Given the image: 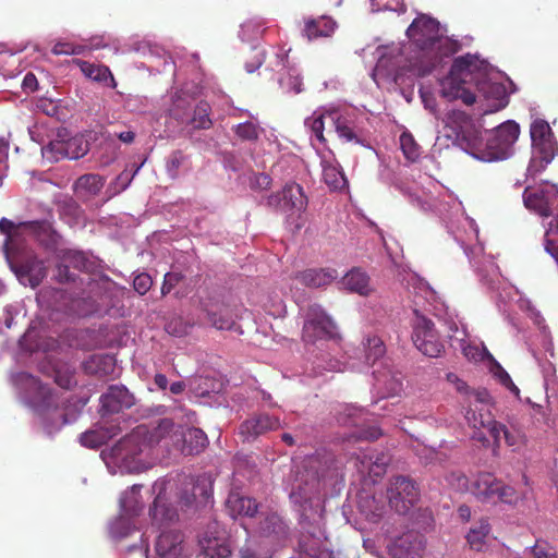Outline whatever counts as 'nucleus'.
I'll list each match as a JSON object with an SVG mask.
<instances>
[{
    "instance_id": "f257e3e1",
    "label": "nucleus",
    "mask_w": 558,
    "mask_h": 558,
    "mask_svg": "<svg viewBox=\"0 0 558 558\" xmlns=\"http://www.w3.org/2000/svg\"><path fill=\"white\" fill-rule=\"evenodd\" d=\"M407 36L418 56L410 62V70L424 77L434 73L441 100L453 101V40L444 36L438 21L420 14L407 29Z\"/></svg>"
},
{
    "instance_id": "f03ea898",
    "label": "nucleus",
    "mask_w": 558,
    "mask_h": 558,
    "mask_svg": "<svg viewBox=\"0 0 558 558\" xmlns=\"http://www.w3.org/2000/svg\"><path fill=\"white\" fill-rule=\"evenodd\" d=\"M482 123L466 112L456 110V146L482 161L504 160L513 153L520 128L507 121L489 133L486 142L482 137Z\"/></svg>"
},
{
    "instance_id": "7ed1b4c3",
    "label": "nucleus",
    "mask_w": 558,
    "mask_h": 558,
    "mask_svg": "<svg viewBox=\"0 0 558 558\" xmlns=\"http://www.w3.org/2000/svg\"><path fill=\"white\" fill-rule=\"evenodd\" d=\"M488 62L477 53L456 57V100L466 106L477 105L476 92H483L487 105L477 106V117L499 111L509 99L502 83L487 82Z\"/></svg>"
},
{
    "instance_id": "20e7f679",
    "label": "nucleus",
    "mask_w": 558,
    "mask_h": 558,
    "mask_svg": "<svg viewBox=\"0 0 558 558\" xmlns=\"http://www.w3.org/2000/svg\"><path fill=\"white\" fill-rule=\"evenodd\" d=\"M456 392L458 395L456 401L461 407L466 424L474 429L473 439L488 447L489 439L481 432V429H487L493 437L495 447L500 446L501 435L509 446L513 445L507 426L495 418L494 402L486 389L471 388L464 381L456 378Z\"/></svg>"
},
{
    "instance_id": "39448f33",
    "label": "nucleus",
    "mask_w": 558,
    "mask_h": 558,
    "mask_svg": "<svg viewBox=\"0 0 558 558\" xmlns=\"http://www.w3.org/2000/svg\"><path fill=\"white\" fill-rule=\"evenodd\" d=\"M19 383L26 388L31 407L43 417L49 434L68 424L64 410L60 409L56 393L28 373L17 375Z\"/></svg>"
},
{
    "instance_id": "423d86ee",
    "label": "nucleus",
    "mask_w": 558,
    "mask_h": 558,
    "mask_svg": "<svg viewBox=\"0 0 558 558\" xmlns=\"http://www.w3.org/2000/svg\"><path fill=\"white\" fill-rule=\"evenodd\" d=\"M386 495L392 510L408 514L420 499V489L412 478L397 475L389 480Z\"/></svg>"
},
{
    "instance_id": "0eeeda50",
    "label": "nucleus",
    "mask_w": 558,
    "mask_h": 558,
    "mask_svg": "<svg viewBox=\"0 0 558 558\" xmlns=\"http://www.w3.org/2000/svg\"><path fill=\"white\" fill-rule=\"evenodd\" d=\"M11 269L19 280L32 288L38 287L47 276L45 262L39 259L32 251L22 253H7Z\"/></svg>"
},
{
    "instance_id": "6e6552de",
    "label": "nucleus",
    "mask_w": 558,
    "mask_h": 558,
    "mask_svg": "<svg viewBox=\"0 0 558 558\" xmlns=\"http://www.w3.org/2000/svg\"><path fill=\"white\" fill-rule=\"evenodd\" d=\"M413 313L415 315L412 323V340L414 345L425 355L437 357L439 352L444 350V344L439 339L434 323L421 314L417 308H414Z\"/></svg>"
},
{
    "instance_id": "1a4fd4ad",
    "label": "nucleus",
    "mask_w": 558,
    "mask_h": 558,
    "mask_svg": "<svg viewBox=\"0 0 558 558\" xmlns=\"http://www.w3.org/2000/svg\"><path fill=\"white\" fill-rule=\"evenodd\" d=\"M336 335V325L325 311L317 304L307 308L302 339L305 343H316L319 340H328Z\"/></svg>"
},
{
    "instance_id": "9d476101",
    "label": "nucleus",
    "mask_w": 558,
    "mask_h": 558,
    "mask_svg": "<svg viewBox=\"0 0 558 558\" xmlns=\"http://www.w3.org/2000/svg\"><path fill=\"white\" fill-rule=\"evenodd\" d=\"M108 280L88 279L87 289L82 295L70 299L65 304L66 311L77 317H87L100 311V300Z\"/></svg>"
},
{
    "instance_id": "9b49d317",
    "label": "nucleus",
    "mask_w": 558,
    "mask_h": 558,
    "mask_svg": "<svg viewBox=\"0 0 558 558\" xmlns=\"http://www.w3.org/2000/svg\"><path fill=\"white\" fill-rule=\"evenodd\" d=\"M147 434L148 426L138 425L111 448L112 457L125 464L136 462V458L149 447L146 441Z\"/></svg>"
},
{
    "instance_id": "f8f14e48",
    "label": "nucleus",
    "mask_w": 558,
    "mask_h": 558,
    "mask_svg": "<svg viewBox=\"0 0 558 558\" xmlns=\"http://www.w3.org/2000/svg\"><path fill=\"white\" fill-rule=\"evenodd\" d=\"M533 151L541 161L548 165L555 157L558 147L554 133L547 121L536 119L530 129Z\"/></svg>"
},
{
    "instance_id": "ddd939ff",
    "label": "nucleus",
    "mask_w": 558,
    "mask_h": 558,
    "mask_svg": "<svg viewBox=\"0 0 558 558\" xmlns=\"http://www.w3.org/2000/svg\"><path fill=\"white\" fill-rule=\"evenodd\" d=\"M498 480L487 472L477 473L472 480L465 475L456 476V490L469 492L482 501L489 502L494 499V492Z\"/></svg>"
},
{
    "instance_id": "4468645a",
    "label": "nucleus",
    "mask_w": 558,
    "mask_h": 558,
    "mask_svg": "<svg viewBox=\"0 0 558 558\" xmlns=\"http://www.w3.org/2000/svg\"><path fill=\"white\" fill-rule=\"evenodd\" d=\"M425 550V538L422 534L409 531L397 538L388 546L391 558H423Z\"/></svg>"
},
{
    "instance_id": "2eb2a0df",
    "label": "nucleus",
    "mask_w": 558,
    "mask_h": 558,
    "mask_svg": "<svg viewBox=\"0 0 558 558\" xmlns=\"http://www.w3.org/2000/svg\"><path fill=\"white\" fill-rule=\"evenodd\" d=\"M154 490H157V496L153 502V507L149 509V515L151 523L158 529H165L171 523L175 522L179 518L178 511L173 508L166 497V483L156 482L154 484Z\"/></svg>"
},
{
    "instance_id": "dca6fc26",
    "label": "nucleus",
    "mask_w": 558,
    "mask_h": 558,
    "mask_svg": "<svg viewBox=\"0 0 558 558\" xmlns=\"http://www.w3.org/2000/svg\"><path fill=\"white\" fill-rule=\"evenodd\" d=\"M303 469L312 471L311 478L305 482L308 486V488H304V496H306L307 493L317 490L319 481L326 477L323 470H339V466L331 454L316 453L304 459Z\"/></svg>"
},
{
    "instance_id": "f3484780",
    "label": "nucleus",
    "mask_w": 558,
    "mask_h": 558,
    "mask_svg": "<svg viewBox=\"0 0 558 558\" xmlns=\"http://www.w3.org/2000/svg\"><path fill=\"white\" fill-rule=\"evenodd\" d=\"M101 416L114 414L130 409L135 403L134 396L124 387L119 385L110 386L100 397Z\"/></svg>"
},
{
    "instance_id": "a211bd4d",
    "label": "nucleus",
    "mask_w": 558,
    "mask_h": 558,
    "mask_svg": "<svg viewBox=\"0 0 558 558\" xmlns=\"http://www.w3.org/2000/svg\"><path fill=\"white\" fill-rule=\"evenodd\" d=\"M155 548L159 558H190L185 553L183 534L177 530H162Z\"/></svg>"
},
{
    "instance_id": "6ab92c4d",
    "label": "nucleus",
    "mask_w": 558,
    "mask_h": 558,
    "mask_svg": "<svg viewBox=\"0 0 558 558\" xmlns=\"http://www.w3.org/2000/svg\"><path fill=\"white\" fill-rule=\"evenodd\" d=\"M173 436L175 437L174 447L186 456L198 454L208 445L207 435L197 427L180 429Z\"/></svg>"
},
{
    "instance_id": "aec40b11",
    "label": "nucleus",
    "mask_w": 558,
    "mask_h": 558,
    "mask_svg": "<svg viewBox=\"0 0 558 558\" xmlns=\"http://www.w3.org/2000/svg\"><path fill=\"white\" fill-rule=\"evenodd\" d=\"M202 307L206 312L209 323L217 329L231 330L235 325L233 310L225 304L213 301L202 302Z\"/></svg>"
},
{
    "instance_id": "412c9836",
    "label": "nucleus",
    "mask_w": 558,
    "mask_h": 558,
    "mask_svg": "<svg viewBox=\"0 0 558 558\" xmlns=\"http://www.w3.org/2000/svg\"><path fill=\"white\" fill-rule=\"evenodd\" d=\"M274 199H279L280 207L283 211H303L307 206V197L304 194L303 187L294 182L286 184L280 197L271 196L269 203Z\"/></svg>"
},
{
    "instance_id": "4be33fe9",
    "label": "nucleus",
    "mask_w": 558,
    "mask_h": 558,
    "mask_svg": "<svg viewBox=\"0 0 558 558\" xmlns=\"http://www.w3.org/2000/svg\"><path fill=\"white\" fill-rule=\"evenodd\" d=\"M280 421L268 414H260L245 420L240 426V434L245 440H252L268 430L279 428Z\"/></svg>"
},
{
    "instance_id": "5701e85b",
    "label": "nucleus",
    "mask_w": 558,
    "mask_h": 558,
    "mask_svg": "<svg viewBox=\"0 0 558 558\" xmlns=\"http://www.w3.org/2000/svg\"><path fill=\"white\" fill-rule=\"evenodd\" d=\"M338 272L333 268H308L298 271L294 278L307 288H323L333 282Z\"/></svg>"
},
{
    "instance_id": "b1692460",
    "label": "nucleus",
    "mask_w": 558,
    "mask_h": 558,
    "mask_svg": "<svg viewBox=\"0 0 558 558\" xmlns=\"http://www.w3.org/2000/svg\"><path fill=\"white\" fill-rule=\"evenodd\" d=\"M226 507L232 518H253L258 510V504L255 499L242 496L241 494L234 492L229 494L226 501Z\"/></svg>"
},
{
    "instance_id": "393cba45",
    "label": "nucleus",
    "mask_w": 558,
    "mask_h": 558,
    "mask_svg": "<svg viewBox=\"0 0 558 558\" xmlns=\"http://www.w3.org/2000/svg\"><path fill=\"white\" fill-rule=\"evenodd\" d=\"M57 260H63L70 265L73 270H77L80 272L89 274L92 272L96 265L93 259H90L84 252L71 248H61L56 252Z\"/></svg>"
},
{
    "instance_id": "a878e982",
    "label": "nucleus",
    "mask_w": 558,
    "mask_h": 558,
    "mask_svg": "<svg viewBox=\"0 0 558 558\" xmlns=\"http://www.w3.org/2000/svg\"><path fill=\"white\" fill-rule=\"evenodd\" d=\"M342 286L354 293L367 296L373 292L369 276L359 267L348 271L341 281Z\"/></svg>"
},
{
    "instance_id": "bb28decb",
    "label": "nucleus",
    "mask_w": 558,
    "mask_h": 558,
    "mask_svg": "<svg viewBox=\"0 0 558 558\" xmlns=\"http://www.w3.org/2000/svg\"><path fill=\"white\" fill-rule=\"evenodd\" d=\"M439 119L440 124L438 125V135L434 147L441 151L444 149H450L453 145V109L446 108Z\"/></svg>"
},
{
    "instance_id": "cd10ccee",
    "label": "nucleus",
    "mask_w": 558,
    "mask_h": 558,
    "mask_svg": "<svg viewBox=\"0 0 558 558\" xmlns=\"http://www.w3.org/2000/svg\"><path fill=\"white\" fill-rule=\"evenodd\" d=\"M180 429H175V425L170 418H162L158 422V424L151 428L148 427V434L146 437V441L148 446H153L155 444H159L162 440H168L169 444L174 446L175 437L173 434L179 433Z\"/></svg>"
},
{
    "instance_id": "c85d7f7f",
    "label": "nucleus",
    "mask_w": 558,
    "mask_h": 558,
    "mask_svg": "<svg viewBox=\"0 0 558 558\" xmlns=\"http://www.w3.org/2000/svg\"><path fill=\"white\" fill-rule=\"evenodd\" d=\"M106 180L97 173H86L81 175L74 183V191L80 197H90L97 195L104 187Z\"/></svg>"
},
{
    "instance_id": "c756f323",
    "label": "nucleus",
    "mask_w": 558,
    "mask_h": 558,
    "mask_svg": "<svg viewBox=\"0 0 558 558\" xmlns=\"http://www.w3.org/2000/svg\"><path fill=\"white\" fill-rule=\"evenodd\" d=\"M336 23L331 17L320 16L305 22L304 33L310 40L329 37L335 32Z\"/></svg>"
},
{
    "instance_id": "7c9ffc66",
    "label": "nucleus",
    "mask_w": 558,
    "mask_h": 558,
    "mask_svg": "<svg viewBox=\"0 0 558 558\" xmlns=\"http://www.w3.org/2000/svg\"><path fill=\"white\" fill-rule=\"evenodd\" d=\"M490 530V524L486 520H481L472 525L465 536L470 548L475 551H483L486 548Z\"/></svg>"
},
{
    "instance_id": "2f4dec72",
    "label": "nucleus",
    "mask_w": 558,
    "mask_h": 558,
    "mask_svg": "<svg viewBox=\"0 0 558 558\" xmlns=\"http://www.w3.org/2000/svg\"><path fill=\"white\" fill-rule=\"evenodd\" d=\"M330 128L335 130L338 136L345 142H354L363 145V140L351 126V122L343 117L338 110L330 114Z\"/></svg>"
},
{
    "instance_id": "473e14b6",
    "label": "nucleus",
    "mask_w": 558,
    "mask_h": 558,
    "mask_svg": "<svg viewBox=\"0 0 558 558\" xmlns=\"http://www.w3.org/2000/svg\"><path fill=\"white\" fill-rule=\"evenodd\" d=\"M74 62L80 66L86 77L99 83L110 81V86L116 87L114 77L108 66L83 60H75Z\"/></svg>"
},
{
    "instance_id": "72a5a7b5",
    "label": "nucleus",
    "mask_w": 558,
    "mask_h": 558,
    "mask_svg": "<svg viewBox=\"0 0 558 558\" xmlns=\"http://www.w3.org/2000/svg\"><path fill=\"white\" fill-rule=\"evenodd\" d=\"M323 178L331 190H342L348 185L347 178L338 162L322 161Z\"/></svg>"
},
{
    "instance_id": "f704fd0d",
    "label": "nucleus",
    "mask_w": 558,
    "mask_h": 558,
    "mask_svg": "<svg viewBox=\"0 0 558 558\" xmlns=\"http://www.w3.org/2000/svg\"><path fill=\"white\" fill-rule=\"evenodd\" d=\"M201 550L208 558H228L231 554L229 546L218 537L199 538Z\"/></svg>"
},
{
    "instance_id": "c9c22d12",
    "label": "nucleus",
    "mask_w": 558,
    "mask_h": 558,
    "mask_svg": "<svg viewBox=\"0 0 558 558\" xmlns=\"http://www.w3.org/2000/svg\"><path fill=\"white\" fill-rule=\"evenodd\" d=\"M337 110L315 111L311 117L305 120V125L312 131L317 141L322 144L326 142L324 130L326 123L330 126V114Z\"/></svg>"
},
{
    "instance_id": "e433bc0d",
    "label": "nucleus",
    "mask_w": 558,
    "mask_h": 558,
    "mask_svg": "<svg viewBox=\"0 0 558 558\" xmlns=\"http://www.w3.org/2000/svg\"><path fill=\"white\" fill-rule=\"evenodd\" d=\"M114 368V360L107 354H94L84 362V369L89 374L107 375Z\"/></svg>"
},
{
    "instance_id": "4c0bfd02",
    "label": "nucleus",
    "mask_w": 558,
    "mask_h": 558,
    "mask_svg": "<svg viewBox=\"0 0 558 558\" xmlns=\"http://www.w3.org/2000/svg\"><path fill=\"white\" fill-rule=\"evenodd\" d=\"M142 485H133L121 498V508L125 515H137L143 509V501L140 497Z\"/></svg>"
},
{
    "instance_id": "58836bf2",
    "label": "nucleus",
    "mask_w": 558,
    "mask_h": 558,
    "mask_svg": "<svg viewBox=\"0 0 558 558\" xmlns=\"http://www.w3.org/2000/svg\"><path fill=\"white\" fill-rule=\"evenodd\" d=\"M524 205L539 216L549 217L551 214L548 202L543 193L532 192L529 187L523 193Z\"/></svg>"
},
{
    "instance_id": "ea45409f",
    "label": "nucleus",
    "mask_w": 558,
    "mask_h": 558,
    "mask_svg": "<svg viewBox=\"0 0 558 558\" xmlns=\"http://www.w3.org/2000/svg\"><path fill=\"white\" fill-rule=\"evenodd\" d=\"M284 73L279 77L281 88L287 93L299 94L302 92V78L295 66H286Z\"/></svg>"
},
{
    "instance_id": "a19ab883",
    "label": "nucleus",
    "mask_w": 558,
    "mask_h": 558,
    "mask_svg": "<svg viewBox=\"0 0 558 558\" xmlns=\"http://www.w3.org/2000/svg\"><path fill=\"white\" fill-rule=\"evenodd\" d=\"M210 105L207 101H199L193 112V117L190 121V123L193 125L194 129L197 130H207L213 125V121L210 119Z\"/></svg>"
},
{
    "instance_id": "79ce46f5",
    "label": "nucleus",
    "mask_w": 558,
    "mask_h": 558,
    "mask_svg": "<svg viewBox=\"0 0 558 558\" xmlns=\"http://www.w3.org/2000/svg\"><path fill=\"white\" fill-rule=\"evenodd\" d=\"M190 158L182 150L172 151L166 160V171L171 179H177L181 169H187Z\"/></svg>"
},
{
    "instance_id": "37998d69",
    "label": "nucleus",
    "mask_w": 558,
    "mask_h": 558,
    "mask_svg": "<svg viewBox=\"0 0 558 558\" xmlns=\"http://www.w3.org/2000/svg\"><path fill=\"white\" fill-rule=\"evenodd\" d=\"M460 348L466 359L473 361H481L484 359L493 360V355L489 353L484 343L481 345L468 341L465 338L459 339Z\"/></svg>"
},
{
    "instance_id": "c03bdc74",
    "label": "nucleus",
    "mask_w": 558,
    "mask_h": 558,
    "mask_svg": "<svg viewBox=\"0 0 558 558\" xmlns=\"http://www.w3.org/2000/svg\"><path fill=\"white\" fill-rule=\"evenodd\" d=\"M111 439V435L104 432L101 426L87 430L81 435V444L90 449H97Z\"/></svg>"
},
{
    "instance_id": "a18cd8bd",
    "label": "nucleus",
    "mask_w": 558,
    "mask_h": 558,
    "mask_svg": "<svg viewBox=\"0 0 558 558\" xmlns=\"http://www.w3.org/2000/svg\"><path fill=\"white\" fill-rule=\"evenodd\" d=\"M399 141L403 156L411 162L417 161L421 157V146L416 143L413 135L409 132H403Z\"/></svg>"
},
{
    "instance_id": "49530a36",
    "label": "nucleus",
    "mask_w": 558,
    "mask_h": 558,
    "mask_svg": "<svg viewBox=\"0 0 558 558\" xmlns=\"http://www.w3.org/2000/svg\"><path fill=\"white\" fill-rule=\"evenodd\" d=\"M363 344L367 363L374 364L376 361L383 357L386 352L384 341L377 336L367 337Z\"/></svg>"
},
{
    "instance_id": "de8ad7c7",
    "label": "nucleus",
    "mask_w": 558,
    "mask_h": 558,
    "mask_svg": "<svg viewBox=\"0 0 558 558\" xmlns=\"http://www.w3.org/2000/svg\"><path fill=\"white\" fill-rule=\"evenodd\" d=\"M260 531L265 536H280L284 535L287 532L283 521L276 513H271L264 519L260 523Z\"/></svg>"
},
{
    "instance_id": "09e8293b",
    "label": "nucleus",
    "mask_w": 558,
    "mask_h": 558,
    "mask_svg": "<svg viewBox=\"0 0 558 558\" xmlns=\"http://www.w3.org/2000/svg\"><path fill=\"white\" fill-rule=\"evenodd\" d=\"M494 493V499L489 502L495 504L500 501L508 505H515L521 498L520 494L513 487L505 485L501 481L498 482Z\"/></svg>"
},
{
    "instance_id": "8fccbe9b",
    "label": "nucleus",
    "mask_w": 558,
    "mask_h": 558,
    "mask_svg": "<svg viewBox=\"0 0 558 558\" xmlns=\"http://www.w3.org/2000/svg\"><path fill=\"white\" fill-rule=\"evenodd\" d=\"M233 131L242 141L255 142L258 140L263 129L254 122L246 121L235 125Z\"/></svg>"
},
{
    "instance_id": "3c124183",
    "label": "nucleus",
    "mask_w": 558,
    "mask_h": 558,
    "mask_svg": "<svg viewBox=\"0 0 558 558\" xmlns=\"http://www.w3.org/2000/svg\"><path fill=\"white\" fill-rule=\"evenodd\" d=\"M493 365L490 368V372L493 375L499 380V383L505 386L507 389H509L514 396L519 397L520 389L515 386V384L512 381L510 375L507 373V371L493 357L490 360Z\"/></svg>"
},
{
    "instance_id": "603ef678",
    "label": "nucleus",
    "mask_w": 558,
    "mask_h": 558,
    "mask_svg": "<svg viewBox=\"0 0 558 558\" xmlns=\"http://www.w3.org/2000/svg\"><path fill=\"white\" fill-rule=\"evenodd\" d=\"M65 157L69 159H78L88 151V144L82 138L73 137L63 144Z\"/></svg>"
},
{
    "instance_id": "864d4df0",
    "label": "nucleus",
    "mask_w": 558,
    "mask_h": 558,
    "mask_svg": "<svg viewBox=\"0 0 558 558\" xmlns=\"http://www.w3.org/2000/svg\"><path fill=\"white\" fill-rule=\"evenodd\" d=\"M131 518L124 513L117 518L110 525L111 535L119 539L126 537L133 530Z\"/></svg>"
},
{
    "instance_id": "5fc2aeb1",
    "label": "nucleus",
    "mask_w": 558,
    "mask_h": 558,
    "mask_svg": "<svg viewBox=\"0 0 558 558\" xmlns=\"http://www.w3.org/2000/svg\"><path fill=\"white\" fill-rule=\"evenodd\" d=\"M361 509L366 514V517L373 522L379 521L385 512L384 505L377 502L375 497L367 498L364 501H362Z\"/></svg>"
},
{
    "instance_id": "6e6d98bb",
    "label": "nucleus",
    "mask_w": 558,
    "mask_h": 558,
    "mask_svg": "<svg viewBox=\"0 0 558 558\" xmlns=\"http://www.w3.org/2000/svg\"><path fill=\"white\" fill-rule=\"evenodd\" d=\"M53 279L59 283H75L77 277L74 271H71L70 265L63 260H57Z\"/></svg>"
},
{
    "instance_id": "4d7b16f0",
    "label": "nucleus",
    "mask_w": 558,
    "mask_h": 558,
    "mask_svg": "<svg viewBox=\"0 0 558 558\" xmlns=\"http://www.w3.org/2000/svg\"><path fill=\"white\" fill-rule=\"evenodd\" d=\"M52 53L56 56L60 54H81L84 51V47L81 45H75L70 41H58L51 49Z\"/></svg>"
},
{
    "instance_id": "13d9d810",
    "label": "nucleus",
    "mask_w": 558,
    "mask_h": 558,
    "mask_svg": "<svg viewBox=\"0 0 558 558\" xmlns=\"http://www.w3.org/2000/svg\"><path fill=\"white\" fill-rule=\"evenodd\" d=\"M54 381L58 386H60L63 389H71L73 386L76 385L74 372L70 369H57Z\"/></svg>"
},
{
    "instance_id": "bf43d9fd",
    "label": "nucleus",
    "mask_w": 558,
    "mask_h": 558,
    "mask_svg": "<svg viewBox=\"0 0 558 558\" xmlns=\"http://www.w3.org/2000/svg\"><path fill=\"white\" fill-rule=\"evenodd\" d=\"M184 276L182 272L170 271L165 275L163 283L161 287V294L166 295L171 292V290L182 280Z\"/></svg>"
},
{
    "instance_id": "052dcab7",
    "label": "nucleus",
    "mask_w": 558,
    "mask_h": 558,
    "mask_svg": "<svg viewBox=\"0 0 558 558\" xmlns=\"http://www.w3.org/2000/svg\"><path fill=\"white\" fill-rule=\"evenodd\" d=\"M153 280L148 274H140L133 280V287L136 292L144 295L151 288Z\"/></svg>"
},
{
    "instance_id": "680f3d73",
    "label": "nucleus",
    "mask_w": 558,
    "mask_h": 558,
    "mask_svg": "<svg viewBox=\"0 0 558 558\" xmlns=\"http://www.w3.org/2000/svg\"><path fill=\"white\" fill-rule=\"evenodd\" d=\"M372 10L375 12L380 11H397L401 5V0H369Z\"/></svg>"
},
{
    "instance_id": "e2e57ef3",
    "label": "nucleus",
    "mask_w": 558,
    "mask_h": 558,
    "mask_svg": "<svg viewBox=\"0 0 558 558\" xmlns=\"http://www.w3.org/2000/svg\"><path fill=\"white\" fill-rule=\"evenodd\" d=\"M531 554L534 558H556L554 549L545 542H536V544L531 547Z\"/></svg>"
},
{
    "instance_id": "0e129e2a",
    "label": "nucleus",
    "mask_w": 558,
    "mask_h": 558,
    "mask_svg": "<svg viewBox=\"0 0 558 558\" xmlns=\"http://www.w3.org/2000/svg\"><path fill=\"white\" fill-rule=\"evenodd\" d=\"M22 226L32 232H44L47 233L50 231L51 226L46 220H33L23 222Z\"/></svg>"
},
{
    "instance_id": "69168bd1",
    "label": "nucleus",
    "mask_w": 558,
    "mask_h": 558,
    "mask_svg": "<svg viewBox=\"0 0 558 558\" xmlns=\"http://www.w3.org/2000/svg\"><path fill=\"white\" fill-rule=\"evenodd\" d=\"M241 558H271L269 551H259L251 546H244L240 549Z\"/></svg>"
},
{
    "instance_id": "338daca9",
    "label": "nucleus",
    "mask_w": 558,
    "mask_h": 558,
    "mask_svg": "<svg viewBox=\"0 0 558 558\" xmlns=\"http://www.w3.org/2000/svg\"><path fill=\"white\" fill-rule=\"evenodd\" d=\"M381 435V432L378 427L376 426H371L366 429H362L359 435H357V438L359 439H365V440H376L380 437Z\"/></svg>"
},
{
    "instance_id": "774afa93",
    "label": "nucleus",
    "mask_w": 558,
    "mask_h": 558,
    "mask_svg": "<svg viewBox=\"0 0 558 558\" xmlns=\"http://www.w3.org/2000/svg\"><path fill=\"white\" fill-rule=\"evenodd\" d=\"M22 87L24 90L34 92L37 89V78L36 76L28 72L22 82Z\"/></svg>"
}]
</instances>
